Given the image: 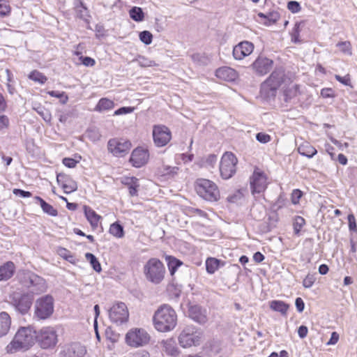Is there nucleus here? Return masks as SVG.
<instances>
[{"label": "nucleus", "instance_id": "25", "mask_svg": "<svg viewBox=\"0 0 357 357\" xmlns=\"http://www.w3.org/2000/svg\"><path fill=\"white\" fill-rule=\"evenodd\" d=\"M15 264L12 261H8L0 266V281L10 279L15 273Z\"/></svg>", "mask_w": 357, "mask_h": 357}, {"label": "nucleus", "instance_id": "21", "mask_svg": "<svg viewBox=\"0 0 357 357\" xmlns=\"http://www.w3.org/2000/svg\"><path fill=\"white\" fill-rule=\"evenodd\" d=\"M215 76L224 81L234 82L238 78V73L230 67L223 66L216 70Z\"/></svg>", "mask_w": 357, "mask_h": 357}, {"label": "nucleus", "instance_id": "41", "mask_svg": "<svg viewBox=\"0 0 357 357\" xmlns=\"http://www.w3.org/2000/svg\"><path fill=\"white\" fill-rule=\"evenodd\" d=\"M59 255L71 264H75V258L71 252L66 248H60Z\"/></svg>", "mask_w": 357, "mask_h": 357}, {"label": "nucleus", "instance_id": "23", "mask_svg": "<svg viewBox=\"0 0 357 357\" xmlns=\"http://www.w3.org/2000/svg\"><path fill=\"white\" fill-rule=\"evenodd\" d=\"M86 352L85 347L77 342L68 345L64 350L66 357H83Z\"/></svg>", "mask_w": 357, "mask_h": 357}, {"label": "nucleus", "instance_id": "55", "mask_svg": "<svg viewBox=\"0 0 357 357\" xmlns=\"http://www.w3.org/2000/svg\"><path fill=\"white\" fill-rule=\"evenodd\" d=\"M287 8L292 13H297L301 10L299 3L295 1H289L287 3Z\"/></svg>", "mask_w": 357, "mask_h": 357}, {"label": "nucleus", "instance_id": "54", "mask_svg": "<svg viewBox=\"0 0 357 357\" xmlns=\"http://www.w3.org/2000/svg\"><path fill=\"white\" fill-rule=\"evenodd\" d=\"M347 219L349 230L352 231H357V224L354 215L353 214H349Z\"/></svg>", "mask_w": 357, "mask_h": 357}, {"label": "nucleus", "instance_id": "51", "mask_svg": "<svg viewBox=\"0 0 357 357\" xmlns=\"http://www.w3.org/2000/svg\"><path fill=\"white\" fill-rule=\"evenodd\" d=\"M291 41L294 43H301V40L299 39V26L296 24L294 28L292 30L291 33Z\"/></svg>", "mask_w": 357, "mask_h": 357}, {"label": "nucleus", "instance_id": "3", "mask_svg": "<svg viewBox=\"0 0 357 357\" xmlns=\"http://www.w3.org/2000/svg\"><path fill=\"white\" fill-rule=\"evenodd\" d=\"M17 278L23 287L29 289V293L31 294L33 296L41 294L47 289L45 280L31 271H22L19 272Z\"/></svg>", "mask_w": 357, "mask_h": 357}, {"label": "nucleus", "instance_id": "14", "mask_svg": "<svg viewBox=\"0 0 357 357\" xmlns=\"http://www.w3.org/2000/svg\"><path fill=\"white\" fill-rule=\"evenodd\" d=\"M128 316V310L124 303H118L114 305L109 312L110 320L116 324H121L126 322Z\"/></svg>", "mask_w": 357, "mask_h": 357}, {"label": "nucleus", "instance_id": "1", "mask_svg": "<svg viewBox=\"0 0 357 357\" xmlns=\"http://www.w3.org/2000/svg\"><path fill=\"white\" fill-rule=\"evenodd\" d=\"M153 323L155 328L159 332L172 331L177 324L176 311L169 305H160L153 314Z\"/></svg>", "mask_w": 357, "mask_h": 357}, {"label": "nucleus", "instance_id": "18", "mask_svg": "<svg viewBox=\"0 0 357 357\" xmlns=\"http://www.w3.org/2000/svg\"><path fill=\"white\" fill-rule=\"evenodd\" d=\"M149 158L148 151L139 147L132 152L130 162L135 167H141L148 162Z\"/></svg>", "mask_w": 357, "mask_h": 357}, {"label": "nucleus", "instance_id": "52", "mask_svg": "<svg viewBox=\"0 0 357 357\" xmlns=\"http://www.w3.org/2000/svg\"><path fill=\"white\" fill-rule=\"evenodd\" d=\"M256 139L258 142L266 144L271 141V136L264 132H259L256 135Z\"/></svg>", "mask_w": 357, "mask_h": 357}, {"label": "nucleus", "instance_id": "61", "mask_svg": "<svg viewBox=\"0 0 357 357\" xmlns=\"http://www.w3.org/2000/svg\"><path fill=\"white\" fill-rule=\"evenodd\" d=\"M138 182V178L135 177H127L124 178L123 183H124L126 185H128V187H130V185H133Z\"/></svg>", "mask_w": 357, "mask_h": 357}, {"label": "nucleus", "instance_id": "48", "mask_svg": "<svg viewBox=\"0 0 357 357\" xmlns=\"http://www.w3.org/2000/svg\"><path fill=\"white\" fill-rule=\"evenodd\" d=\"M335 78L337 81L340 82L342 84H344L345 86H349L351 88L353 87V86L351 84V78H350V75L349 74H347L344 77H342L339 75H335Z\"/></svg>", "mask_w": 357, "mask_h": 357}, {"label": "nucleus", "instance_id": "19", "mask_svg": "<svg viewBox=\"0 0 357 357\" xmlns=\"http://www.w3.org/2000/svg\"><path fill=\"white\" fill-rule=\"evenodd\" d=\"M254 50L251 42L243 41L236 45L233 49V56L235 59L241 60L250 55Z\"/></svg>", "mask_w": 357, "mask_h": 357}, {"label": "nucleus", "instance_id": "36", "mask_svg": "<svg viewBox=\"0 0 357 357\" xmlns=\"http://www.w3.org/2000/svg\"><path fill=\"white\" fill-rule=\"evenodd\" d=\"M191 59L195 64L200 66H206L210 62L209 58L204 54H193L191 55Z\"/></svg>", "mask_w": 357, "mask_h": 357}, {"label": "nucleus", "instance_id": "62", "mask_svg": "<svg viewBox=\"0 0 357 357\" xmlns=\"http://www.w3.org/2000/svg\"><path fill=\"white\" fill-rule=\"evenodd\" d=\"M138 61L139 65L142 67L152 66L153 63V61L148 60L144 56H140Z\"/></svg>", "mask_w": 357, "mask_h": 357}, {"label": "nucleus", "instance_id": "44", "mask_svg": "<svg viewBox=\"0 0 357 357\" xmlns=\"http://www.w3.org/2000/svg\"><path fill=\"white\" fill-rule=\"evenodd\" d=\"M303 193L299 189H294L291 194V202L293 204L296 205L299 203Z\"/></svg>", "mask_w": 357, "mask_h": 357}, {"label": "nucleus", "instance_id": "47", "mask_svg": "<svg viewBox=\"0 0 357 357\" xmlns=\"http://www.w3.org/2000/svg\"><path fill=\"white\" fill-rule=\"evenodd\" d=\"M10 12V6L4 0H0V16H6Z\"/></svg>", "mask_w": 357, "mask_h": 357}, {"label": "nucleus", "instance_id": "38", "mask_svg": "<svg viewBox=\"0 0 357 357\" xmlns=\"http://www.w3.org/2000/svg\"><path fill=\"white\" fill-rule=\"evenodd\" d=\"M86 259L90 262L92 268L94 271L96 272H100L102 270L101 265L99 263L98 259L96 257V256L90 252H87L85 255Z\"/></svg>", "mask_w": 357, "mask_h": 357}, {"label": "nucleus", "instance_id": "63", "mask_svg": "<svg viewBox=\"0 0 357 357\" xmlns=\"http://www.w3.org/2000/svg\"><path fill=\"white\" fill-rule=\"evenodd\" d=\"M8 124V118L5 115H0V130L5 128H7Z\"/></svg>", "mask_w": 357, "mask_h": 357}, {"label": "nucleus", "instance_id": "37", "mask_svg": "<svg viewBox=\"0 0 357 357\" xmlns=\"http://www.w3.org/2000/svg\"><path fill=\"white\" fill-rule=\"evenodd\" d=\"M109 231L112 235L117 238H122L124 236L123 227L118 222L112 224Z\"/></svg>", "mask_w": 357, "mask_h": 357}, {"label": "nucleus", "instance_id": "9", "mask_svg": "<svg viewBox=\"0 0 357 357\" xmlns=\"http://www.w3.org/2000/svg\"><path fill=\"white\" fill-rule=\"evenodd\" d=\"M40 347L44 349L54 348L58 342L56 331L51 326L42 328L36 335Z\"/></svg>", "mask_w": 357, "mask_h": 357}, {"label": "nucleus", "instance_id": "39", "mask_svg": "<svg viewBox=\"0 0 357 357\" xmlns=\"http://www.w3.org/2000/svg\"><path fill=\"white\" fill-rule=\"evenodd\" d=\"M305 225V219L299 215L295 216L294 219L293 226L294 234L298 235L302 227Z\"/></svg>", "mask_w": 357, "mask_h": 357}, {"label": "nucleus", "instance_id": "11", "mask_svg": "<svg viewBox=\"0 0 357 357\" xmlns=\"http://www.w3.org/2000/svg\"><path fill=\"white\" fill-rule=\"evenodd\" d=\"M33 301V297L31 294L24 293L22 294H14L11 298V305L15 310L24 315L29 313Z\"/></svg>", "mask_w": 357, "mask_h": 357}, {"label": "nucleus", "instance_id": "35", "mask_svg": "<svg viewBox=\"0 0 357 357\" xmlns=\"http://www.w3.org/2000/svg\"><path fill=\"white\" fill-rule=\"evenodd\" d=\"M221 261L215 258L210 257L206 261V271L210 273H214L219 268Z\"/></svg>", "mask_w": 357, "mask_h": 357}, {"label": "nucleus", "instance_id": "45", "mask_svg": "<svg viewBox=\"0 0 357 357\" xmlns=\"http://www.w3.org/2000/svg\"><path fill=\"white\" fill-rule=\"evenodd\" d=\"M337 47H339L340 50L344 53L348 54H351V43L349 41H344L338 43L336 45Z\"/></svg>", "mask_w": 357, "mask_h": 357}, {"label": "nucleus", "instance_id": "17", "mask_svg": "<svg viewBox=\"0 0 357 357\" xmlns=\"http://www.w3.org/2000/svg\"><path fill=\"white\" fill-rule=\"evenodd\" d=\"M273 60L265 56H259L252 63L251 66L256 74L259 75H264L271 70V69L273 68Z\"/></svg>", "mask_w": 357, "mask_h": 357}, {"label": "nucleus", "instance_id": "12", "mask_svg": "<svg viewBox=\"0 0 357 357\" xmlns=\"http://www.w3.org/2000/svg\"><path fill=\"white\" fill-rule=\"evenodd\" d=\"M150 335L143 328H135L126 335V343L133 347H143L149 343Z\"/></svg>", "mask_w": 357, "mask_h": 357}, {"label": "nucleus", "instance_id": "42", "mask_svg": "<svg viewBox=\"0 0 357 357\" xmlns=\"http://www.w3.org/2000/svg\"><path fill=\"white\" fill-rule=\"evenodd\" d=\"M139 39L145 45H150L153 40V35L149 31H143L139 33Z\"/></svg>", "mask_w": 357, "mask_h": 357}, {"label": "nucleus", "instance_id": "16", "mask_svg": "<svg viewBox=\"0 0 357 357\" xmlns=\"http://www.w3.org/2000/svg\"><path fill=\"white\" fill-rule=\"evenodd\" d=\"M250 183L253 195L261 193L266 188V177L263 172L255 170L250 177Z\"/></svg>", "mask_w": 357, "mask_h": 357}, {"label": "nucleus", "instance_id": "6", "mask_svg": "<svg viewBox=\"0 0 357 357\" xmlns=\"http://www.w3.org/2000/svg\"><path fill=\"white\" fill-rule=\"evenodd\" d=\"M54 311V298L50 294L37 298L34 303V318L45 320L52 317Z\"/></svg>", "mask_w": 357, "mask_h": 357}, {"label": "nucleus", "instance_id": "7", "mask_svg": "<svg viewBox=\"0 0 357 357\" xmlns=\"http://www.w3.org/2000/svg\"><path fill=\"white\" fill-rule=\"evenodd\" d=\"M195 190L197 193L205 200L215 202L220 198L217 185L210 180L198 178L195 183Z\"/></svg>", "mask_w": 357, "mask_h": 357}, {"label": "nucleus", "instance_id": "15", "mask_svg": "<svg viewBox=\"0 0 357 357\" xmlns=\"http://www.w3.org/2000/svg\"><path fill=\"white\" fill-rule=\"evenodd\" d=\"M131 147L128 140L112 139L108 142V149L116 156H123L126 154Z\"/></svg>", "mask_w": 357, "mask_h": 357}, {"label": "nucleus", "instance_id": "64", "mask_svg": "<svg viewBox=\"0 0 357 357\" xmlns=\"http://www.w3.org/2000/svg\"><path fill=\"white\" fill-rule=\"evenodd\" d=\"M307 332L308 329L305 326L302 325L298 328V336L302 339L305 338L307 336Z\"/></svg>", "mask_w": 357, "mask_h": 357}, {"label": "nucleus", "instance_id": "50", "mask_svg": "<svg viewBox=\"0 0 357 357\" xmlns=\"http://www.w3.org/2000/svg\"><path fill=\"white\" fill-rule=\"evenodd\" d=\"M315 278L313 275L308 274L303 281V285L305 288H310L315 282Z\"/></svg>", "mask_w": 357, "mask_h": 357}, {"label": "nucleus", "instance_id": "49", "mask_svg": "<svg viewBox=\"0 0 357 357\" xmlns=\"http://www.w3.org/2000/svg\"><path fill=\"white\" fill-rule=\"evenodd\" d=\"M38 114L44 119V121L48 122L51 120L50 113L43 107H38L36 109Z\"/></svg>", "mask_w": 357, "mask_h": 357}, {"label": "nucleus", "instance_id": "60", "mask_svg": "<svg viewBox=\"0 0 357 357\" xmlns=\"http://www.w3.org/2000/svg\"><path fill=\"white\" fill-rule=\"evenodd\" d=\"M295 305H296L297 310L299 312H302L303 311L304 307H305V303L301 298H300V297L296 298V299L295 301Z\"/></svg>", "mask_w": 357, "mask_h": 357}, {"label": "nucleus", "instance_id": "40", "mask_svg": "<svg viewBox=\"0 0 357 357\" xmlns=\"http://www.w3.org/2000/svg\"><path fill=\"white\" fill-rule=\"evenodd\" d=\"M29 78L34 82L44 84L47 81V77L40 72L38 70H33L29 75Z\"/></svg>", "mask_w": 357, "mask_h": 357}, {"label": "nucleus", "instance_id": "32", "mask_svg": "<svg viewBox=\"0 0 357 357\" xmlns=\"http://www.w3.org/2000/svg\"><path fill=\"white\" fill-rule=\"evenodd\" d=\"M297 85L289 86L283 91L284 100L287 102H290L298 95Z\"/></svg>", "mask_w": 357, "mask_h": 357}, {"label": "nucleus", "instance_id": "26", "mask_svg": "<svg viewBox=\"0 0 357 357\" xmlns=\"http://www.w3.org/2000/svg\"><path fill=\"white\" fill-rule=\"evenodd\" d=\"M164 351L165 353L171 356L177 357L179 355V351L176 347L175 340L173 338H169L162 342Z\"/></svg>", "mask_w": 357, "mask_h": 357}, {"label": "nucleus", "instance_id": "29", "mask_svg": "<svg viewBox=\"0 0 357 357\" xmlns=\"http://www.w3.org/2000/svg\"><path fill=\"white\" fill-rule=\"evenodd\" d=\"M36 203H39L41 208L43 212L48 214L49 215L55 217L58 215V211L55 209L52 205L47 203L44 199H43L40 197L36 196L34 197Z\"/></svg>", "mask_w": 357, "mask_h": 357}, {"label": "nucleus", "instance_id": "31", "mask_svg": "<svg viewBox=\"0 0 357 357\" xmlns=\"http://www.w3.org/2000/svg\"><path fill=\"white\" fill-rule=\"evenodd\" d=\"M289 305L284 301L274 300L270 303V307L275 311L280 312L282 315H285L289 309Z\"/></svg>", "mask_w": 357, "mask_h": 357}, {"label": "nucleus", "instance_id": "59", "mask_svg": "<svg viewBox=\"0 0 357 357\" xmlns=\"http://www.w3.org/2000/svg\"><path fill=\"white\" fill-rule=\"evenodd\" d=\"M217 156L214 154H211L209 155L207 158H206V165H208V166L211 167H213L215 164L217 162Z\"/></svg>", "mask_w": 357, "mask_h": 357}, {"label": "nucleus", "instance_id": "34", "mask_svg": "<svg viewBox=\"0 0 357 357\" xmlns=\"http://www.w3.org/2000/svg\"><path fill=\"white\" fill-rule=\"evenodd\" d=\"M130 17L135 22H139L144 19V13L140 7L134 6L129 11Z\"/></svg>", "mask_w": 357, "mask_h": 357}, {"label": "nucleus", "instance_id": "8", "mask_svg": "<svg viewBox=\"0 0 357 357\" xmlns=\"http://www.w3.org/2000/svg\"><path fill=\"white\" fill-rule=\"evenodd\" d=\"M202 333L192 325L186 326L178 336V343L183 348L201 344Z\"/></svg>", "mask_w": 357, "mask_h": 357}, {"label": "nucleus", "instance_id": "20", "mask_svg": "<svg viewBox=\"0 0 357 357\" xmlns=\"http://www.w3.org/2000/svg\"><path fill=\"white\" fill-rule=\"evenodd\" d=\"M188 313L190 319L200 324H205L208 320L206 309L198 305H190Z\"/></svg>", "mask_w": 357, "mask_h": 357}, {"label": "nucleus", "instance_id": "10", "mask_svg": "<svg viewBox=\"0 0 357 357\" xmlns=\"http://www.w3.org/2000/svg\"><path fill=\"white\" fill-rule=\"evenodd\" d=\"M238 160L231 152H225L220 160V172L223 179H229L233 176L236 171Z\"/></svg>", "mask_w": 357, "mask_h": 357}, {"label": "nucleus", "instance_id": "24", "mask_svg": "<svg viewBox=\"0 0 357 357\" xmlns=\"http://www.w3.org/2000/svg\"><path fill=\"white\" fill-rule=\"evenodd\" d=\"M11 324V318L6 312H0V338L7 335Z\"/></svg>", "mask_w": 357, "mask_h": 357}, {"label": "nucleus", "instance_id": "28", "mask_svg": "<svg viewBox=\"0 0 357 357\" xmlns=\"http://www.w3.org/2000/svg\"><path fill=\"white\" fill-rule=\"evenodd\" d=\"M84 214L90 222L91 227H97L98 225L99 220L100 219V216L98 215L93 209H91L89 206H84Z\"/></svg>", "mask_w": 357, "mask_h": 357}, {"label": "nucleus", "instance_id": "13", "mask_svg": "<svg viewBox=\"0 0 357 357\" xmlns=\"http://www.w3.org/2000/svg\"><path fill=\"white\" fill-rule=\"evenodd\" d=\"M152 135L154 144L158 147L165 146L169 142L172 138L170 130L163 125L154 126Z\"/></svg>", "mask_w": 357, "mask_h": 357}, {"label": "nucleus", "instance_id": "46", "mask_svg": "<svg viewBox=\"0 0 357 357\" xmlns=\"http://www.w3.org/2000/svg\"><path fill=\"white\" fill-rule=\"evenodd\" d=\"M243 197V194L241 190H236L233 195H229L227 199L229 202L236 203Z\"/></svg>", "mask_w": 357, "mask_h": 357}, {"label": "nucleus", "instance_id": "4", "mask_svg": "<svg viewBox=\"0 0 357 357\" xmlns=\"http://www.w3.org/2000/svg\"><path fill=\"white\" fill-rule=\"evenodd\" d=\"M284 69L275 68L271 75L261 85V93L267 98L275 96L278 89L284 81Z\"/></svg>", "mask_w": 357, "mask_h": 357}, {"label": "nucleus", "instance_id": "33", "mask_svg": "<svg viewBox=\"0 0 357 357\" xmlns=\"http://www.w3.org/2000/svg\"><path fill=\"white\" fill-rule=\"evenodd\" d=\"M114 107V103L112 100L108 98H102L98 101L95 109L96 111L101 112L103 110H109Z\"/></svg>", "mask_w": 357, "mask_h": 357}, {"label": "nucleus", "instance_id": "53", "mask_svg": "<svg viewBox=\"0 0 357 357\" xmlns=\"http://www.w3.org/2000/svg\"><path fill=\"white\" fill-rule=\"evenodd\" d=\"M63 164L68 168H74L76 167L78 161L72 158H64L62 160Z\"/></svg>", "mask_w": 357, "mask_h": 357}, {"label": "nucleus", "instance_id": "2", "mask_svg": "<svg viewBox=\"0 0 357 357\" xmlns=\"http://www.w3.org/2000/svg\"><path fill=\"white\" fill-rule=\"evenodd\" d=\"M36 337V332L31 327L20 328L13 340L7 345V353L14 354L28 350L34 344Z\"/></svg>", "mask_w": 357, "mask_h": 357}, {"label": "nucleus", "instance_id": "57", "mask_svg": "<svg viewBox=\"0 0 357 357\" xmlns=\"http://www.w3.org/2000/svg\"><path fill=\"white\" fill-rule=\"evenodd\" d=\"M79 59L82 61V64L85 66L92 67L96 64L95 60L89 56H81Z\"/></svg>", "mask_w": 357, "mask_h": 357}, {"label": "nucleus", "instance_id": "30", "mask_svg": "<svg viewBox=\"0 0 357 357\" xmlns=\"http://www.w3.org/2000/svg\"><path fill=\"white\" fill-rule=\"evenodd\" d=\"M165 260L171 275H174L178 268L183 264V262L180 259L171 255H167Z\"/></svg>", "mask_w": 357, "mask_h": 357}, {"label": "nucleus", "instance_id": "27", "mask_svg": "<svg viewBox=\"0 0 357 357\" xmlns=\"http://www.w3.org/2000/svg\"><path fill=\"white\" fill-rule=\"evenodd\" d=\"M298 152L308 158H312L317 153V149L307 142H304L298 146Z\"/></svg>", "mask_w": 357, "mask_h": 357}, {"label": "nucleus", "instance_id": "58", "mask_svg": "<svg viewBox=\"0 0 357 357\" xmlns=\"http://www.w3.org/2000/svg\"><path fill=\"white\" fill-rule=\"evenodd\" d=\"M13 193L17 196H20L21 197H30L31 196V192L29 191H25L24 190L15 188L13 190Z\"/></svg>", "mask_w": 357, "mask_h": 357}, {"label": "nucleus", "instance_id": "43", "mask_svg": "<svg viewBox=\"0 0 357 357\" xmlns=\"http://www.w3.org/2000/svg\"><path fill=\"white\" fill-rule=\"evenodd\" d=\"M258 15L261 18L267 19L269 24L275 23L279 18V15L277 12L270 13L268 15L260 13Z\"/></svg>", "mask_w": 357, "mask_h": 357}, {"label": "nucleus", "instance_id": "56", "mask_svg": "<svg viewBox=\"0 0 357 357\" xmlns=\"http://www.w3.org/2000/svg\"><path fill=\"white\" fill-rule=\"evenodd\" d=\"M134 111V107H121L114 112V115H121L132 113Z\"/></svg>", "mask_w": 357, "mask_h": 357}, {"label": "nucleus", "instance_id": "22", "mask_svg": "<svg viewBox=\"0 0 357 357\" xmlns=\"http://www.w3.org/2000/svg\"><path fill=\"white\" fill-rule=\"evenodd\" d=\"M56 180L57 182L61 185L64 192L66 194L74 192L77 189V183L64 174H57Z\"/></svg>", "mask_w": 357, "mask_h": 357}, {"label": "nucleus", "instance_id": "5", "mask_svg": "<svg viewBox=\"0 0 357 357\" xmlns=\"http://www.w3.org/2000/svg\"><path fill=\"white\" fill-rule=\"evenodd\" d=\"M166 273L162 262L157 258H151L144 266V274L146 279L155 284H160Z\"/></svg>", "mask_w": 357, "mask_h": 357}]
</instances>
